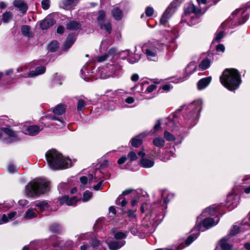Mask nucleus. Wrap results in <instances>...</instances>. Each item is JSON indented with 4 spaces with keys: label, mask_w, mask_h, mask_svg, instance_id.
<instances>
[{
    "label": "nucleus",
    "mask_w": 250,
    "mask_h": 250,
    "mask_svg": "<svg viewBox=\"0 0 250 250\" xmlns=\"http://www.w3.org/2000/svg\"><path fill=\"white\" fill-rule=\"evenodd\" d=\"M104 178V174L102 171L101 169H97L94 174H92L89 175V184H91L93 182H96L99 180H103V179Z\"/></svg>",
    "instance_id": "24"
},
{
    "label": "nucleus",
    "mask_w": 250,
    "mask_h": 250,
    "mask_svg": "<svg viewBox=\"0 0 250 250\" xmlns=\"http://www.w3.org/2000/svg\"><path fill=\"white\" fill-rule=\"evenodd\" d=\"M21 31L22 34L27 37H30L31 35L30 32V27L28 25H25L21 26Z\"/></svg>",
    "instance_id": "48"
},
{
    "label": "nucleus",
    "mask_w": 250,
    "mask_h": 250,
    "mask_svg": "<svg viewBox=\"0 0 250 250\" xmlns=\"http://www.w3.org/2000/svg\"><path fill=\"white\" fill-rule=\"evenodd\" d=\"M212 62V59L207 57L203 59L199 63L198 65L199 70L200 71H204L208 69L211 63Z\"/></svg>",
    "instance_id": "33"
},
{
    "label": "nucleus",
    "mask_w": 250,
    "mask_h": 250,
    "mask_svg": "<svg viewBox=\"0 0 250 250\" xmlns=\"http://www.w3.org/2000/svg\"><path fill=\"white\" fill-rule=\"evenodd\" d=\"M65 110V107L63 104H59L57 105L54 109L53 116H62V115L64 113Z\"/></svg>",
    "instance_id": "43"
},
{
    "label": "nucleus",
    "mask_w": 250,
    "mask_h": 250,
    "mask_svg": "<svg viewBox=\"0 0 250 250\" xmlns=\"http://www.w3.org/2000/svg\"><path fill=\"white\" fill-rule=\"evenodd\" d=\"M101 70L100 67L95 70L93 63L92 62L86 63L81 69L80 72L81 77L85 81H88L91 79L100 78V73Z\"/></svg>",
    "instance_id": "11"
},
{
    "label": "nucleus",
    "mask_w": 250,
    "mask_h": 250,
    "mask_svg": "<svg viewBox=\"0 0 250 250\" xmlns=\"http://www.w3.org/2000/svg\"><path fill=\"white\" fill-rule=\"evenodd\" d=\"M75 41V36L72 34H69L62 45V49L65 51L67 50L69 48L71 47V46L74 43Z\"/></svg>",
    "instance_id": "32"
},
{
    "label": "nucleus",
    "mask_w": 250,
    "mask_h": 250,
    "mask_svg": "<svg viewBox=\"0 0 250 250\" xmlns=\"http://www.w3.org/2000/svg\"><path fill=\"white\" fill-rule=\"evenodd\" d=\"M101 243L96 238H92L89 242H85L81 246V250H100Z\"/></svg>",
    "instance_id": "16"
},
{
    "label": "nucleus",
    "mask_w": 250,
    "mask_h": 250,
    "mask_svg": "<svg viewBox=\"0 0 250 250\" xmlns=\"http://www.w3.org/2000/svg\"><path fill=\"white\" fill-rule=\"evenodd\" d=\"M126 157L127 159H129L131 162L137 160L138 158L136 153L133 151L129 152Z\"/></svg>",
    "instance_id": "56"
},
{
    "label": "nucleus",
    "mask_w": 250,
    "mask_h": 250,
    "mask_svg": "<svg viewBox=\"0 0 250 250\" xmlns=\"http://www.w3.org/2000/svg\"><path fill=\"white\" fill-rule=\"evenodd\" d=\"M17 170V167L13 164H10L8 166V171L10 173H14Z\"/></svg>",
    "instance_id": "62"
},
{
    "label": "nucleus",
    "mask_w": 250,
    "mask_h": 250,
    "mask_svg": "<svg viewBox=\"0 0 250 250\" xmlns=\"http://www.w3.org/2000/svg\"><path fill=\"white\" fill-rule=\"evenodd\" d=\"M224 36V31H220L217 32L215 34V36L214 39L212 41V43H214L215 42H219L221 40L222 38H223Z\"/></svg>",
    "instance_id": "50"
},
{
    "label": "nucleus",
    "mask_w": 250,
    "mask_h": 250,
    "mask_svg": "<svg viewBox=\"0 0 250 250\" xmlns=\"http://www.w3.org/2000/svg\"><path fill=\"white\" fill-rule=\"evenodd\" d=\"M92 197V192L89 190L85 191L83 194V201L84 202H87Z\"/></svg>",
    "instance_id": "51"
},
{
    "label": "nucleus",
    "mask_w": 250,
    "mask_h": 250,
    "mask_svg": "<svg viewBox=\"0 0 250 250\" xmlns=\"http://www.w3.org/2000/svg\"><path fill=\"white\" fill-rule=\"evenodd\" d=\"M45 72V67L43 66H38L35 70L30 71V77H35L43 74Z\"/></svg>",
    "instance_id": "40"
},
{
    "label": "nucleus",
    "mask_w": 250,
    "mask_h": 250,
    "mask_svg": "<svg viewBox=\"0 0 250 250\" xmlns=\"http://www.w3.org/2000/svg\"><path fill=\"white\" fill-rule=\"evenodd\" d=\"M163 34L166 41L163 39V42H149L143 44L142 50L150 61L156 62L158 60V53L167 47L170 50L175 49L177 44L175 40L177 36L173 32L165 31Z\"/></svg>",
    "instance_id": "3"
},
{
    "label": "nucleus",
    "mask_w": 250,
    "mask_h": 250,
    "mask_svg": "<svg viewBox=\"0 0 250 250\" xmlns=\"http://www.w3.org/2000/svg\"><path fill=\"white\" fill-rule=\"evenodd\" d=\"M111 233L114 236V239L116 240H125L127 236V232L124 233L115 229H112Z\"/></svg>",
    "instance_id": "39"
},
{
    "label": "nucleus",
    "mask_w": 250,
    "mask_h": 250,
    "mask_svg": "<svg viewBox=\"0 0 250 250\" xmlns=\"http://www.w3.org/2000/svg\"><path fill=\"white\" fill-rule=\"evenodd\" d=\"M111 14L113 19L117 21H121L124 17L123 10L118 6V5H114L111 10Z\"/></svg>",
    "instance_id": "22"
},
{
    "label": "nucleus",
    "mask_w": 250,
    "mask_h": 250,
    "mask_svg": "<svg viewBox=\"0 0 250 250\" xmlns=\"http://www.w3.org/2000/svg\"><path fill=\"white\" fill-rule=\"evenodd\" d=\"M58 48V43L56 41H52L48 45V50L52 52L56 51Z\"/></svg>",
    "instance_id": "49"
},
{
    "label": "nucleus",
    "mask_w": 250,
    "mask_h": 250,
    "mask_svg": "<svg viewBox=\"0 0 250 250\" xmlns=\"http://www.w3.org/2000/svg\"><path fill=\"white\" fill-rule=\"evenodd\" d=\"M220 205H212L205 208L201 215L197 217L196 224L194 229L197 232L190 235L186 240L187 246L189 245L199 235V231H204L217 225L219 218L216 215L219 212Z\"/></svg>",
    "instance_id": "2"
},
{
    "label": "nucleus",
    "mask_w": 250,
    "mask_h": 250,
    "mask_svg": "<svg viewBox=\"0 0 250 250\" xmlns=\"http://www.w3.org/2000/svg\"><path fill=\"white\" fill-rule=\"evenodd\" d=\"M31 68L30 64H27L21 67H18L17 69L18 73H21L20 74V77L27 78L30 77L29 72L28 71Z\"/></svg>",
    "instance_id": "29"
},
{
    "label": "nucleus",
    "mask_w": 250,
    "mask_h": 250,
    "mask_svg": "<svg viewBox=\"0 0 250 250\" xmlns=\"http://www.w3.org/2000/svg\"><path fill=\"white\" fill-rule=\"evenodd\" d=\"M212 80L211 76L205 77L200 80L197 83L198 89L200 90L206 88L210 83Z\"/></svg>",
    "instance_id": "30"
},
{
    "label": "nucleus",
    "mask_w": 250,
    "mask_h": 250,
    "mask_svg": "<svg viewBox=\"0 0 250 250\" xmlns=\"http://www.w3.org/2000/svg\"><path fill=\"white\" fill-rule=\"evenodd\" d=\"M125 240H116L114 239L111 241H106L108 248L110 250H117L125 244Z\"/></svg>",
    "instance_id": "23"
},
{
    "label": "nucleus",
    "mask_w": 250,
    "mask_h": 250,
    "mask_svg": "<svg viewBox=\"0 0 250 250\" xmlns=\"http://www.w3.org/2000/svg\"><path fill=\"white\" fill-rule=\"evenodd\" d=\"M80 23L76 21H70L66 25V28L69 30L76 31L81 28Z\"/></svg>",
    "instance_id": "38"
},
{
    "label": "nucleus",
    "mask_w": 250,
    "mask_h": 250,
    "mask_svg": "<svg viewBox=\"0 0 250 250\" xmlns=\"http://www.w3.org/2000/svg\"><path fill=\"white\" fill-rule=\"evenodd\" d=\"M1 130L8 136V142H14L20 140L17 132L13 130L10 126L6 125L5 127H1Z\"/></svg>",
    "instance_id": "18"
},
{
    "label": "nucleus",
    "mask_w": 250,
    "mask_h": 250,
    "mask_svg": "<svg viewBox=\"0 0 250 250\" xmlns=\"http://www.w3.org/2000/svg\"><path fill=\"white\" fill-rule=\"evenodd\" d=\"M116 53V49L112 47L108 50L107 54L97 58V60L99 62H102L105 61H110L105 66L100 67L101 70L99 72L101 79H106L110 77H118L121 75L122 72V66L115 59Z\"/></svg>",
    "instance_id": "4"
},
{
    "label": "nucleus",
    "mask_w": 250,
    "mask_h": 250,
    "mask_svg": "<svg viewBox=\"0 0 250 250\" xmlns=\"http://www.w3.org/2000/svg\"><path fill=\"white\" fill-rule=\"evenodd\" d=\"M49 182L45 179L37 178L29 182L25 187V192L29 197L38 196L48 191Z\"/></svg>",
    "instance_id": "8"
},
{
    "label": "nucleus",
    "mask_w": 250,
    "mask_h": 250,
    "mask_svg": "<svg viewBox=\"0 0 250 250\" xmlns=\"http://www.w3.org/2000/svg\"><path fill=\"white\" fill-rule=\"evenodd\" d=\"M138 155L142 157L140 161V164L142 167L151 168L154 165V161L153 159H148L145 157L146 154L143 148L138 152Z\"/></svg>",
    "instance_id": "17"
},
{
    "label": "nucleus",
    "mask_w": 250,
    "mask_h": 250,
    "mask_svg": "<svg viewBox=\"0 0 250 250\" xmlns=\"http://www.w3.org/2000/svg\"><path fill=\"white\" fill-rule=\"evenodd\" d=\"M230 239L229 236H226L220 241V245L222 250H231L232 246L229 243Z\"/></svg>",
    "instance_id": "35"
},
{
    "label": "nucleus",
    "mask_w": 250,
    "mask_h": 250,
    "mask_svg": "<svg viewBox=\"0 0 250 250\" xmlns=\"http://www.w3.org/2000/svg\"><path fill=\"white\" fill-rule=\"evenodd\" d=\"M197 65L195 62H190L185 68L184 77L180 78L177 83H181L187 80L188 78L197 70Z\"/></svg>",
    "instance_id": "14"
},
{
    "label": "nucleus",
    "mask_w": 250,
    "mask_h": 250,
    "mask_svg": "<svg viewBox=\"0 0 250 250\" xmlns=\"http://www.w3.org/2000/svg\"><path fill=\"white\" fill-rule=\"evenodd\" d=\"M42 128V126L32 125L28 126L25 129H23L22 132L26 135L33 136L37 135Z\"/></svg>",
    "instance_id": "19"
},
{
    "label": "nucleus",
    "mask_w": 250,
    "mask_h": 250,
    "mask_svg": "<svg viewBox=\"0 0 250 250\" xmlns=\"http://www.w3.org/2000/svg\"><path fill=\"white\" fill-rule=\"evenodd\" d=\"M17 215V211H11L8 213L7 215L6 214V219L7 220V222L14 219Z\"/></svg>",
    "instance_id": "57"
},
{
    "label": "nucleus",
    "mask_w": 250,
    "mask_h": 250,
    "mask_svg": "<svg viewBox=\"0 0 250 250\" xmlns=\"http://www.w3.org/2000/svg\"><path fill=\"white\" fill-rule=\"evenodd\" d=\"M157 194L161 196L160 199L154 203V204L159 207L158 211L160 213L157 214V211L153 209L151 212L150 217L154 220V224L158 225L160 224L164 218V210L167 208V205L171 200H172L174 194L167 190V189L159 190Z\"/></svg>",
    "instance_id": "5"
},
{
    "label": "nucleus",
    "mask_w": 250,
    "mask_h": 250,
    "mask_svg": "<svg viewBox=\"0 0 250 250\" xmlns=\"http://www.w3.org/2000/svg\"><path fill=\"white\" fill-rule=\"evenodd\" d=\"M239 229H240V227L236 225H234L231 229L230 230L229 234L228 236H229V238L230 239H231V237L232 236H234L237 233H238Z\"/></svg>",
    "instance_id": "52"
},
{
    "label": "nucleus",
    "mask_w": 250,
    "mask_h": 250,
    "mask_svg": "<svg viewBox=\"0 0 250 250\" xmlns=\"http://www.w3.org/2000/svg\"><path fill=\"white\" fill-rule=\"evenodd\" d=\"M153 144L155 146L158 147V149L157 150H153L151 153L152 155H155V156H159L161 153L160 148L163 147L165 144V141L161 137H158L155 138L153 140Z\"/></svg>",
    "instance_id": "20"
},
{
    "label": "nucleus",
    "mask_w": 250,
    "mask_h": 250,
    "mask_svg": "<svg viewBox=\"0 0 250 250\" xmlns=\"http://www.w3.org/2000/svg\"><path fill=\"white\" fill-rule=\"evenodd\" d=\"M97 21L102 30H105L109 34L111 33L112 26L109 21H105V12L103 10L98 11L97 15Z\"/></svg>",
    "instance_id": "13"
},
{
    "label": "nucleus",
    "mask_w": 250,
    "mask_h": 250,
    "mask_svg": "<svg viewBox=\"0 0 250 250\" xmlns=\"http://www.w3.org/2000/svg\"><path fill=\"white\" fill-rule=\"evenodd\" d=\"M14 5L18 8L23 14H25L28 9L27 4L21 0H15L14 1Z\"/></svg>",
    "instance_id": "36"
},
{
    "label": "nucleus",
    "mask_w": 250,
    "mask_h": 250,
    "mask_svg": "<svg viewBox=\"0 0 250 250\" xmlns=\"http://www.w3.org/2000/svg\"><path fill=\"white\" fill-rule=\"evenodd\" d=\"M50 230L53 232L57 233L61 230V227L57 224H52L50 227Z\"/></svg>",
    "instance_id": "53"
},
{
    "label": "nucleus",
    "mask_w": 250,
    "mask_h": 250,
    "mask_svg": "<svg viewBox=\"0 0 250 250\" xmlns=\"http://www.w3.org/2000/svg\"><path fill=\"white\" fill-rule=\"evenodd\" d=\"M131 192V190L128 189L122 192V195L119 196L117 199L116 200V204L117 205L120 206L122 208H123L126 206L127 204V201L125 198L124 197V195H127Z\"/></svg>",
    "instance_id": "26"
},
{
    "label": "nucleus",
    "mask_w": 250,
    "mask_h": 250,
    "mask_svg": "<svg viewBox=\"0 0 250 250\" xmlns=\"http://www.w3.org/2000/svg\"><path fill=\"white\" fill-rule=\"evenodd\" d=\"M240 229L241 230H248L250 229V224L248 223L245 222L242 224L240 227Z\"/></svg>",
    "instance_id": "64"
},
{
    "label": "nucleus",
    "mask_w": 250,
    "mask_h": 250,
    "mask_svg": "<svg viewBox=\"0 0 250 250\" xmlns=\"http://www.w3.org/2000/svg\"><path fill=\"white\" fill-rule=\"evenodd\" d=\"M55 20L51 17H47L42 20L40 23V27L42 30H46L54 24Z\"/></svg>",
    "instance_id": "31"
},
{
    "label": "nucleus",
    "mask_w": 250,
    "mask_h": 250,
    "mask_svg": "<svg viewBox=\"0 0 250 250\" xmlns=\"http://www.w3.org/2000/svg\"><path fill=\"white\" fill-rule=\"evenodd\" d=\"M45 157L49 166L53 169H65L72 166L69 158L63 157L55 149L48 151Z\"/></svg>",
    "instance_id": "7"
},
{
    "label": "nucleus",
    "mask_w": 250,
    "mask_h": 250,
    "mask_svg": "<svg viewBox=\"0 0 250 250\" xmlns=\"http://www.w3.org/2000/svg\"><path fill=\"white\" fill-rule=\"evenodd\" d=\"M145 137L143 134H139L131 139L130 142L131 145L134 147H138L143 143V139Z\"/></svg>",
    "instance_id": "34"
},
{
    "label": "nucleus",
    "mask_w": 250,
    "mask_h": 250,
    "mask_svg": "<svg viewBox=\"0 0 250 250\" xmlns=\"http://www.w3.org/2000/svg\"><path fill=\"white\" fill-rule=\"evenodd\" d=\"M12 18V14L10 12H5L2 15V21L4 23H8Z\"/></svg>",
    "instance_id": "47"
},
{
    "label": "nucleus",
    "mask_w": 250,
    "mask_h": 250,
    "mask_svg": "<svg viewBox=\"0 0 250 250\" xmlns=\"http://www.w3.org/2000/svg\"><path fill=\"white\" fill-rule=\"evenodd\" d=\"M164 137L167 141L172 142L174 141L176 137L171 133L166 130L164 132Z\"/></svg>",
    "instance_id": "46"
},
{
    "label": "nucleus",
    "mask_w": 250,
    "mask_h": 250,
    "mask_svg": "<svg viewBox=\"0 0 250 250\" xmlns=\"http://www.w3.org/2000/svg\"><path fill=\"white\" fill-rule=\"evenodd\" d=\"M77 201L78 199L75 196L69 198L67 195H64L62 197L58 199V202L61 205L66 204L68 206H74L76 205Z\"/></svg>",
    "instance_id": "21"
},
{
    "label": "nucleus",
    "mask_w": 250,
    "mask_h": 250,
    "mask_svg": "<svg viewBox=\"0 0 250 250\" xmlns=\"http://www.w3.org/2000/svg\"><path fill=\"white\" fill-rule=\"evenodd\" d=\"M15 204V202L13 200H10L7 202H5L3 204L1 205L0 204V208H1V206L6 207L7 208H10L14 206ZM1 209V208H0V210Z\"/></svg>",
    "instance_id": "59"
},
{
    "label": "nucleus",
    "mask_w": 250,
    "mask_h": 250,
    "mask_svg": "<svg viewBox=\"0 0 250 250\" xmlns=\"http://www.w3.org/2000/svg\"><path fill=\"white\" fill-rule=\"evenodd\" d=\"M49 207V202L44 200L37 203L35 206V210L38 212H42L48 209Z\"/></svg>",
    "instance_id": "27"
},
{
    "label": "nucleus",
    "mask_w": 250,
    "mask_h": 250,
    "mask_svg": "<svg viewBox=\"0 0 250 250\" xmlns=\"http://www.w3.org/2000/svg\"><path fill=\"white\" fill-rule=\"evenodd\" d=\"M249 18V13L247 9L240 8L233 12L231 16L224 22L225 26L232 28L234 26L244 24Z\"/></svg>",
    "instance_id": "9"
},
{
    "label": "nucleus",
    "mask_w": 250,
    "mask_h": 250,
    "mask_svg": "<svg viewBox=\"0 0 250 250\" xmlns=\"http://www.w3.org/2000/svg\"><path fill=\"white\" fill-rule=\"evenodd\" d=\"M37 212L35 210V208H29L25 212L23 218L25 219L29 220L32 219L37 217Z\"/></svg>",
    "instance_id": "41"
},
{
    "label": "nucleus",
    "mask_w": 250,
    "mask_h": 250,
    "mask_svg": "<svg viewBox=\"0 0 250 250\" xmlns=\"http://www.w3.org/2000/svg\"><path fill=\"white\" fill-rule=\"evenodd\" d=\"M239 200L240 197L238 195L234 193H229L227 197L225 206L229 210H231L238 205Z\"/></svg>",
    "instance_id": "15"
},
{
    "label": "nucleus",
    "mask_w": 250,
    "mask_h": 250,
    "mask_svg": "<svg viewBox=\"0 0 250 250\" xmlns=\"http://www.w3.org/2000/svg\"><path fill=\"white\" fill-rule=\"evenodd\" d=\"M49 240L52 243V246L54 248H60L62 247V245L61 244V241L59 238L56 235H52L49 238Z\"/></svg>",
    "instance_id": "44"
},
{
    "label": "nucleus",
    "mask_w": 250,
    "mask_h": 250,
    "mask_svg": "<svg viewBox=\"0 0 250 250\" xmlns=\"http://www.w3.org/2000/svg\"><path fill=\"white\" fill-rule=\"evenodd\" d=\"M77 110L78 111H82L84 110L87 105V102L83 98L79 97L77 99Z\"/></svg>",
    "instance_id": "42"
},
{
    "label": "nucleus",
    "mask_w": 250,
    "mask_h": 250,
    "mask_svg": "<svg viewBox=\"0 0 250 250\" xmlns=\"http://www.w3.org/2000/svg\"><path fill=\"white\" fill-rule=\"evenodd\" d=\"M216 51L218 53L221 52L223 53L224 52L225 50V46L223 44H218L216 46Z\"/></svg>",
    "instance_id": "63"
},
{
    "label": "nucleus",
    "mask_w": 250,
    "mask_h": 250,
    "mask_svg": "<svg viewBox=\"0 0 250 250\" xmlns=\"http://www.w3.org/2000/svg\"><path fill=\"white\" fill-rule=\"evenodd\" d=\"M221 84L231 91L237 89L242 83L239 71L235 68H226L220 77Z\"/></svg>",
    "instance_id": "6"
},
{
    "label": "nucleus",
    "mask_w": 250,
    "mask_h": 250,
    "mask_svg": "<svg viewBox=\"0 0 250 250\" xmlns=\"http://www.w3.org/2000/svg\"><path fill=\"white\" fill-rule=\"evenodd\" d=\"M185 0H173L164 12L160 19V24L166 26L168 20L174 13L177 6Z\"/></svg>",
    "instance_id": "12"
},
{
    "label": "nucleus",
    "mask_w": 250,
    "mask_h": 250,
    "mask_svg": "<svg viewBox=\"0 0 250 250\" xmlns=\"http://www.w3.org/2000/svg\"><path fill=\"white\" fill-rule=\"evenodd\" d=\"M202 104L199 99L181 106L168 117L167 125L179 136L187 134L197 123Z\"/></svg>",
    "instance_id": "1"
},
{
    "label": "nucleus",
    "mask_w": 250,
    "mask_h": 250,
    "mask_svg": "<svg viewBox=\"0 0 250 250\" xmlns=\"http://www.w3.org/2000/svg\"><path fill=\"white\" fill-rule=\"evenodd\" d=\"M50 119L55 122L53 124L56 125L58 128H62L66 125L62 116H53Z\"/></svg>",
    "instance_id": "37"
},
{
    "label": "nucleus",
    "mask_w": 250,
    "mask_h": 250,
    "mask_svg": "<svg viewBox=\"0 0 250 250\" xmlns=\"http://www.w3.org/2000/svg\"><path fill=\"white\" fill-rule=\"evenodd\" d=\"M62 79L63 78L61 75L56 73L54 76L53 82L61 85L62 83Z\"/></svg>",
    "instance_id": "55"
},
{
    "label": "nucleus",
    "mask_w": 250,
    "mask_h": 250,
    "mask_svg": "<svg viewBox=\"0 0 250 250\" xmlns=\"http://www.w3.org/2000/svg\"><path fill=\"white\" fill-rule=\"evenodd\" d=\"M130 231L133 235H136L138 233V226L135 224H133L131 227H130Z\"/></svg>",
    "instance_id": "61"
},
{
    "label": "nucleus",
    "mask_w": 250,
    "mask_h": 250,
    "mask_svg": "<svg viewBox=\"0 0 250 250\" xmlns=\"http://www.w3.org/2000/svg\"><path fill=\"white\" fill-rule=\"evenodd\" d=\"M81 0H62V4L64 9H74Z\"/></svg>",
    "instance_id": "25"
},
{
    "label": "nucleus",
    "mask_w": 250,
    "mask_h": 250,
    "mask_svg": "<svg viewBox=\"0 0 250 250\" xmlns=\"http://www.w3.org/2000/svg\"><path fill=\"white\" fill-rule=\"evenodd\" d=\"M145 14L147 17H151L154 13V9L151 6H147L146 7L145 11Z\"/></svg>",
    "instance_id": "58"
},
{
    "label": "nucleus",
    "mask_w": 250,
    "mask_h": 250,
    "mask_svg": "<svg viewBox=\"0 0 250 250\" xmlns=\"http://www.w3.org/2000/svg\"><path fill=\"white\" fill-rule=\"evenodd\" d=\"M118 6L123 10V11H127L130 8V3L127 0L122 1Z\"/></svg>",
    "instance_id": "45"
},
{
    "label": "nucleus",
    "mask_w": 250,
    "mask_h": 250,
    "mask_svg": "<svg viewBox=\"0 0 250 250\" xmlns=\"http://www.w3.org/2000/svg\"><path fill=\"white\" fill-rule=\"evenodd\" d=\"M50 0H42V7L44 10L48 9L50 7Z\"/></svg>",
    "instance_id": "60"
},
{
    "label": "nucleus",
    "mask_w": 250,
    "mask_h": 250,
    "mask_svg": "<svg viewBox=\"0 0 250 250\" xmlns=\"http://www.w3.org/2000/svg\"><path fill=\"white\" fill-rule=\"evenodd\" d=\"M200 7L195 6L193 4H189L186 8L185 10V15L183 19L185 20H189L188 24L189 25L195 24L198 22L197 15L204 13L206 10L205 7H202L201 5H199Z\"/></svg>",
    "instance_id": "10"
},
{
    "label": "nucleus",
    "mask_w": 250,
    "mask_h": 250,
    "mask_svg": "<svg viewBox=\"0 0 250 250\" xmlns=\"http://www.w3.org/2000/svg\"><path fill=\"white\" fill-rule=\"evenodd\" d=\"M88 178L86 176H82L80 178V182L81 183V188L84 189L87 187Z\"/></svg>",
    "instance_id": "54"
},
{
    "label": "nucleus",
    "mask_w": 250,
    "mask_h": 250,
    "mask_svg": "<svg viewBox=\"0 0 250 250\" xmlns=\"http://www.w3.org/2000/svg\"><path fill=\"white\" fill-rule=\"evenodd\" d=\"M121 57L123 60L127 59L128 62L130 63H134L137 62L140 59V56L139 55H135V57H130L128 50L123 51L121 54Z\"/></svg>",
    "instance_id": "28"
}]
</instances>
